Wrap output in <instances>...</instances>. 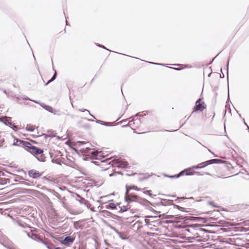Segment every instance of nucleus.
<instances>
[{
    "label": "nucleus",
    "instance_id": "nucleus-1",
    "mask_svg": "<svg viewBox=\"0 0 249 249\" xmlns=\"http://www.w3.org/2000/svg\"><path fill=\"white\" fill-rule=\"evenodd\" d=\"M112 165L118 168H125L127 167L128 163L123 159H114L112 160Z\"/></svg>",
    "mask_w": 249,
    "mask_h": 249
},
{
    "label": "nucleus",
    "instance_id": "nucleus-2",
    "mask_svg": "<svg viewBox=\"0 0 249 249\" xmlns=\"http://www.w3.org/2000/svg\"><path fill=\"white\" fill-rule=\"evenodd\" d=\"M129 189L126 186V191L125 194V200L126 202L137 201L139 197L135 195L128 194Z\"/></svg>",
    "mask_w": 249,
    "mask_h": 249
},
{
    "label": "nucleus",
    "instance_id": "nucleus-3",
    "mask_svg": "<svg viewBox=\"0 0 249 249\" xmlns=\"http://www.w3.org/2000/svg\"><path fill=\"white\" fill-rule=\"evenodd\" d=\"M27 144L30 145V146L28 145L26 146L29 148V151L31 154L35 155H38L43 153V151L41 149L37 148L34 146H32L29 143H27Z\"/></svg>",
    "mask_w": 249,
    "mask_h": 249
},
{
    "label": "nucleus",
    "instance_id": "nucleus-4",
    "mask_svg": "<svg viewBox=\"0 0 249 249\" xmlns=\"http://www.w3.org/2000/svg\"><path fill=\"white\" fill-rule=\"evenodd\" d=\"M204 103L202 102L201 99L198 100L196 103V106L194 107V111H202L205 108Z\"/></svg>",
    "mask_w": 249,
    "mask_h": 249
},
{
    "label": "nucleus",
    "instance_id": "nucleus-5",
    "mask_svg": "<svg viewBox=\"0 0 249 249\" xmlns=\"http://www.w3.org/2000/svg\"><path fill=\"white\" fill-rule=\"evenodd\" d=\"M28 99L29 100V99ZM31 101H33V102H35V103H36V104H39L43 108H44L46 110L48 111L49 112H50L51 113H53L54 114H56V111L55 110H54L51 107H50L49 106L45 105L44 104L39 103L38 102L36 101L32 100H31Z\"/></svg>",
    "mask_w": 249,
    "mask_h": 249
},
{
    "label": "nucleus",
    "instance_id": "nucleus-6",
    "mask_svg": "<svg viewBox=\"0 0 249 249\" xmlns=\"http://www.w3.org/2000/svg\"><path fill=\"white\" fill-rule=\"evenodd\" d=\"M222 162V161L218 159H213L211 160H209L207 161H206L205 162H203L202 163H200V166L202 168H204L208 165L213 164V163H220Z\"/></svg>",
    "mask_w": 249,
    "mask_h": 249
},
{
    "label": "nucleus",
    "instance_id": "nucleus-7",
    "mask_svg": "<svg viewBox=\"0 0 249 249\" xmlns=\"http://www.w3.org/2000/svg\"><path fill=\"white\" fill-rule=\"evenodd\" d=\"M75 237L72 236H67L63 240H61L60 243L64 245H68L69 243H71L74 241Z\"/></svg>",
    "mask_w": 249,
    "mask_h": 249
},
{
    "label": "nucleus",
    "instance_id": "nucleus-8",
    "mask_svg": "<svg viewBox=\"0 0 249 249\" xmlns=\"http://www.w3.org/2000/svg\"><path fill=\"white\" fill-rule=\"evenodd\" d=\"M11 118L9 117H0V122L3 123L5 125H13L12 123L11 122Z\"/></svg>",
    "mask_w": 249,
    "mask_h": 249
},
{
    "label": "nucleus",
    "instance_id": "nucleus-9",
    "mask_svg": "<svg viewBox=\"0 0 249 249\" xmlns=\"http://www.w3.org/2000/svg\"><path fill=\"white\" fill-rule=\"evenodd\" d=\"M28 174L30 177H32L34 178H37L40 177V176H41V174L39 172H38L35 170H30Z\"/></svg>",
    "mask_w": 249,
    "mask_h": 249
},
{
    "label": "nucleus",
    "instance_id": "nucleus-10",
    "mask_svg": "<svg viewBox=\"0 0 249 249\" xmlns=\"http://www.w3.org/2000/svg\"><path fill=\"white\" fill-rule=\"evenodd\" d=\"M199 169V167H198V165H196V166H193L188 169H185L182 171H181V172H180V173L176 176H171V178H175V177H176V178H178L180 176H181V175H183L184 173L186 171H188V170H194V169Z\"/></svg>",
    "mask_w": 249,
    "mask_h": 249
},
{
    "label": "nucleus",
    "instance_id": "nucleus-11",
    "mask_svg": "<svg viewBox=\"0 0 249 249\" xmlns=\"http://www.w3.org/2000/svg\"><path fill=\"white\" fill-rule=\"evenodd\" d=\"M93 158L97 157V156H102V152L101 151H92L91 153Z\"/></svg>",
    "mask_w": 249,
    "mask_h": 249
},
{
    "label": "nucleus",
    "instance_id": "nucleus-12",
    "mask_svg": "<svg viewBox=\"0 0 249 249\" xmlns=\"http://www.w3.org/2000/svg\"><path fill=\"white\" fill-rule=\"evenodd\" d=\"M116 208V204L113 203H110L106 206L107 209H115Z\"/></svg>",
    "mask_w": 249,
    "mask_h": 249
},
{
    "label": "nucleus",
    "instance_id": "nucleus-13",
    "mask_svg": "<svg viewBox=\"0 0 249 249\" xmlns=\"http://www.w3.org/2000/svg\"><path fill=\"white\" fill-rule=\"evenodd\" d=\"M23 142L20 140L18 139H15L13 142L14 145L18 146L19 145Z\"/></svg>",
    "mask_w": 249,
    "mask_h": 249
},
{
    "label": "nucleus",
    "instance_id": "nucleus-14",
    "mask_svg": "<svg viewBox=\"0 0 249 249\" xmlns=\"http://www.w3.org/2000/svg\"><path fill=\"white\" fill-rule=\"evenodd\" d=\"M26 129L27 131L33 132L35 130V126L30 124L27 125Z\"/></svg>",
    "mask_w": 249,
    "mask_h": 249
},
{
    "label": "nucleus",
    "instance_id": "nucleus-15",
    "mask_svg": "<svg viewBox=\"0 0 249 249\" xmlns=\"http://www.w3.org/2000/svg\"><path fill=\"white\" fill-rule=\"evenodd\" d=\"M90 150V148L87 146V147H86L85 148L84 147V148L81 149L80 150L84 154H86L87 153V152L89 151Z\"/></svg>",
    "mask_w": 249,
    "mask_h": 249
},
{
    "label": "nucleus",
    "instance_id": "nucleus-16",
    "mask_svg": "<svg viewBox=\"0 0 249 249\" xmlns=\"http://www.w3.org/2000/svg\"><path fill=\"white\" fill-rule=\"evenodd\" d=\"M56 71H55V73L53 75V77L47 82V83L46 84L47 85L49 83L53 81L56 78Z\"/></svg>",
    "mask_w": 249,
    "mask_h": 249
},
{
    "label": "nucleus",
    "instance_id": "nucleus-17",
    "mask_svg": "<svg viewBox=\"0 0 249 249\" xmlns=\"http://www.w3.org/2000/svg\"><path fill=\"white\" fill-rule=\"evenodd\" d=\"M85 142H77L76 143V146H77V147H80L82 145L85 144Z\"/></svg>",
    "mask_w": 249,
    "mask_h": 249
},
{
    "label": "nucleus",
    "instance_id": "nucleus-18",
    "mask_svg": "<svg viewBox=\"0 0 249 249\" xmlns=\"http://www.w3.org/2000/svg\"><path fill=\"white\" fill-rule=\"evenodd\" d=\"M79 111H81V112H84V111H86L92 117L95 118L94 116H93L92 115H91L90 113V112L89 111V110H87V109H79Z\"/></svg>",
    "mask_w": 249,
    "mask_h": 249
},
{
    "label": "nucleus",
    "instance_id": "nucleus-19",
    "mask_svg": "<svg viewBox=\"0 0 249 249\" xmlns=\"http://www.w3.org/2000/svg\"><path fill=\"white\" fill-rule=\"evenodd\" d=\"M195 174H197L198 175H201L199 172H192V173H186V175H187V176H189V175H193Z\"/></svg>",
    "mask_w": 249,
    "mask_h": 249
},
{
    "label": "nucleus",
    "instance_id": "nucleus-20",
    "mask_svg": "<svg viewBox=\"0 0 249 249\" xmlns=\"http://www.w3.org/2000/svg\"><path fill=\"white\" fill-rule=\"evenodd\" d=\"M96 122L103 125H107L108 124V123H105L100 120H97Z\"/></svg>",
    "mask_w": 249,
    "mask_h": 249
},
{
    "label": "nucleus",
    "instance_id": "nucleus-21",
    "mask_svg": "<svg viewBox=\"0 0 249 249\" xmlns=\"http://www.w3.org/2000/svg\"><path fill=\"white\" fill-rule=\"evenodd\" d=\"M112 229L115 231L116 233H117L119 235V236L122 238V236H121V233L118 231H117L116 229H115L114 228H113Z\"/></svg>",
    "mask_w": 249,
    "mask_h": 249
},
{
    "label": "nucleus",
    "instance_id": "nucleus-22",
    "mask_svg": "<svg viewBox=\"0 0 249 249\" xmlns=\"http://www.w3.org/2000/svg\"><path fill=\"white\" fill-rule=\"evenodd\" d=\"M127 208L125 206H123L121 208L120 211L122 212H124L127 210Z\"/></svg>",
    "mask_w": 249,
    "mask_h": 249
},
{
    "label": "nucleus",
    "instance_id": "nucleus-23",
    "mask_svg": "<svg viewBox=\"0 0 249 249\" xmlns=\"http://www.w3.org/2000/svg\"><path fill=\"white\" fill-rule=\"evenodd\" d=\"M2 134V132H0V142H4V139L1 137Z\"/></svg>",
    "mask_w": 249,
    "mask_h": 249
},
{
    "label": "nucleus",
    "instance_id": "nucleus-24",
    "mask_svg": "<svg viewBox=\"0 0 249 249\" xmlns=\"http://www.w3.org/2000/svg\"><path fill=\"white\" fill-rule=\"evenodd\" d=\"M12 125L13 126H12L13 129L14 130L16 131V129H17V128H18L17 126L16 125H14L13 124V125Z\"/></svg>",
    "mask_w": 249,
    "mask_h": 249
},
{
    "label": "nucleus",
    "instance_id": "nucleus-25",
    "mask_svg": "<svg viewBox=\"0 0 249 249\" xmlns=\"http://www.w3.org/2000/svg\"><path fill=\"white\" fill-rule=\"evenodd\" d=\"M198 219V217H191V218H190L191 220H195V219Z\"/></svg>",
    "mask_w": 249,
    "mask_h": 249
},
{
    "label": "nucleus",
    "instance_id": "nucleus-26",
    "mask_svg": "<svg viewBox=\"0 0 249 249\" xmlns=\"http://www.w3.org/2000/svg\"><path fill=\"white\" fill-rule=\"evenodd\" d=\"M132 188H133L134 189H135V190H139V189H138L137 186H133Z\"/></svg>",
    "mask_w": 249,
    "mask_h": 249
},
{
    "label": "nucleus",
    "instance_id": "nucleus-27",
    "mask_svg": "<svg viewBox=\"0 0 249 249\" xmlns=\"http://www.w3.org/2000/svg\"><path fill=\"white\" fill-rule=\"evenodd\" d=\"M145 222L147 223V224H148L149 223V220L148 219H145Z\"/></svg>",
    "mask_w": 249,
    "mask_h": 249
},
{
    "label": "nucleus",
    "instance_id": "nucleus-28",
    "mask_svg": "<svg viewBox=\"0 0 249 249\" xmlns=\"http://www.w3.org/2000/svg\"><path fill=\"white\" fill-rule=\"evenodd\" d=\"M98 46H99V47H102V48H103L106 49V48H105V46H101V45H99H99H98Z\"/></svg>",
    "mask_w": 249,
    "mask_h": 249
},
{
    "label": "nucleus",
    "instance_id": "nucleus-29",
    "mask_svg": "<svg viewBox=\"0 0 249 249\" xmlns=\"http://www.w3.org/2000/svg\"><path fill=\"white\" fill-rule=\"evenodd\" d=\"M105 242L107 246H110V245H109L108 243H107L106 240L105 241Z\"/></svg>",
    "mask_w": 249,
    "mask_h": 249
},
{
    "label": "nucleus",
    "instance_id": "nucleus-30",
    "mask_svg": "<svg viewBox=\"0 0 249 249\" xmlns=\"http://www.w3.org/2000/svg\"><path fill=\"white\" fill-rule=\"evenodd\" d=\"M198 166V167H199V169L200 168H202L201 166H200V164H199L198 165H197Z\"/></svg>",
    "mask_w": 249,
    "mask_h": 249
},
{
    "label": "nucleus",
    "instance_id": "nucleus-31",
    "mask_svg": "<svg viewBox=\"0 0 249 249\" xmlns=\"http://www.w3.org/2000/svg\"><path fill=\"white\" fill-rule=\"evenodd\" d=\"M174 69L175 70H181L180 69H178V68H174Z\"/></svg>",
    "mask_w": 249,
    "mask_h": 249
},
{
    "label": "nucleus",
    "instance_id": "nucleus-32",
    "mask_svg": "<svg viewBox=\"0 0 249 249\" xmlns=\"http://www.w3.org/2000/svg\"><path fill=\"white\" fill-rule=\"evenodd\" d=\"M152 64H157V65H161L159 63H152Z\"/></svg>",
    "mask_w": 249,
    "mask_h": 249
},
{
    "label": "nucleus",
    "instance_id": "nucleus-33",
    "mask_svg": "<svg viewBox=\"0 0 249 249\" xmlns=\"http://www.w3.org/2000/svg\"><path fill=\"white\" fill-rule=\"evenodd\" d=\"M206 175H210V174L209 173H205Z\"/></svg>",
    "mask_w": 249,
    "mask_h": 249
},
{
    "label": "nucleus",
    "instance_id": "nucleus-34",
    "mask_svg": "<svg viewBox=\"0 0 249 249\" xmlns=\"http://www.w3.org/2000/svg\"><path fill=\"white\" fill-rule=\"evenodd\" d=\"M183 209H184V208L183 207H181L180 210H181V211H183Z\"/></svg>",
    "mask_w": 249,
    "mask_h": 249
},
{
    "label": "nucleus",
    "instance_id": "nucleus-35",
    "mask_svg": "<svg viewBox=\"0 0 249 249\" xmlns=\"http://www.w3.org/2000/svg\"><path fill=\"white\" fill-rule=\"evenodd\" d=\"M244 123L247 126V125H247V124L246 123V122L244 121Z\"/></svg>",
    "mask_w": 249,
    "mask_h": 249
},
{
    "label": "nucleus",
    "instance_id": "nucleus-36",
    "mask_svg": "<svg viewBox=\"0 0 249 249\" xmlns=\"http://www.w3.org/2000/svg\"><path fill=\"white\" fill-rule=\"evenodd\" d=\"M247 128H248V129L249 130V127L248 125H247Z\"/></svg>",
    "mask_w": 249,
    "mask_h": 249
},
{
    "label": "nucleus",
    "instance_id": "nucleus-37",
    "mask_svg": "<svg viewBox=\"0 0 249 249\" xmlns=\"http://www.w3.org/2000/svg\"><path fill=\"white\" fill-rule=\"evenodd\" d=\"M186 231H189V232L190 231V230H189V229H187V230H186Z\"/></svg>",
    "mask_w": 249,
    "mask_h": 249
},
{
    "label": "nucleus",
    "instance_id": "nucleus-38",
    "mask_svg": "<svg viewBox=\"0 0 249 249\" xmlns=\"http://www.w3.org/2000/svg\"><path fill=\"white\" fill-rule=\"evenodd\" d=\"M42 243H43L44 244H45V245H46V244L45 242H43V241H42Z\"/></svg>",
    "mask_w": 249,
    "mask_h": 249
},
{
    "label": "nucleus",
    "instance_id": "nucleus-39",
    "mask_svg": "<svg viewBox=\"0 0 249 249\" xmlns=\"http://www.w3.org/2000/svg\"><path fill=\"white\" fill-rule=\"evenodd\" d=\"M48 249H51L49 246H47Z\"/></svg>",
    "mask_w": 249,
    "mask_h": 249
},
{
    "label": "nucleus",
    "instance_id": "nucleus-40",
    "mask_svg": "<svg viewBox=\"0 0 249 249\" xmlns=\"http://www.w3.org/2000/svg\"><path fill=\"white\" fill-rule=\"evenodd\" d=\"M146 193H148V194H149V191H146Z\"/></svg>",
    "mask_w": 249,
    "mask_h": 249
}]
</instances>
